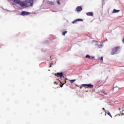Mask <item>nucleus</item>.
Returning <instances> with one entry per match:
<instances>
[{
    "instance_id": "1",
    "label": "nucleus",
    "mask_w": 124,
    "mask_h": 124,
    "mask_svg": "<svg viewBox=\"0 0 124 124\" xmlns=\"http://www.w3.org/2000/svg\"><path fill=\"white\" fill-rule=\"evenodd\" d=\"M13 2L14 3H16V4H19V5H20L21 7H24V6H27V7H29V6H31V5H32V3H33V0H32V2L31 3L30 1V0H29L28 2L25 3L20 0H13Z\"/></svg>"
},
{
    "instance_id": "2",
    "label": "nucleus",
    "mask_w": 124,
    "mask_h": 124,
    "mask_svg": "<svg viewBox=\"0 0 124 124\" xmlns=\"http://www.w3.org/2000/svg\"><path fill=\"white\" fill-rule=\"evenodd\" d=\"M119 53H120V47L116 46L112 49L111 52V55H117V54H119Z\"/></svg>"
},
{
    "instance_id": "3",
    "label": "nucleus",
    "mask_w": 124,
    "mask_h": 124,
    "mask_svg": "<svg viewBox=\"0 0 124 124\" xmlns=\"http://www.w3.org/2000/svg\"><path fill=\"white\" fill-rule=\"evenodd\" d=\"M61 84H62V85H60L61 88L63 87V85L66 83V80H65V79H64V77H63V78L61 79V80H59Z\"/></svg>"
},
{
    "instance_id": "4",
    "label": "nucleus",
    "mask_w": 124,
    "mask_h": 124,
    "mask_svg": "<svg viewBox=\"0 0 124 124\" xmlns=\"http://www.w3.org/2000/svg\"><path fill=\"white\" fill-rule=\"evenodd\" d=\"M29 14H31V13L28 12L22 11L20 13L21 16H28Z\"/></svg>"
},
{
    "instance_id": "5",
    "label": "nucleus",
    "mask_w": 124,
    "mask_h": 124,
    "mask_svg": "<svg viewBox=\"0 0 124 124\" xmlns=\"http://www.w3.org/2000/svg\"><path fill=\"white\" fill-rule=\"evenodd\" d=\"M56 76H57V77H60L61 80H62V79L63 78H62V76H63V74L62 73V72L57 73Z\"/></svg>"
},
{
    "instance_id": "6",
    "label": "nucleus",
    "mask_w": 124,
    "mask_h": 124,
    "mask_svg": "<svg viewBox=\"0 0 124 124\" xmlns=\"http://www.w3.org/2000/svg\"><path fill=\"white\" fill-rule=\"evenodd\" d=\"M82 86H85L86 87H88L89 89H93V85L92 84H82Z\"/></svg>"
},
{
    "instance_id": "7",
    "label": "nucleus",
    "mask_w": 124,
    "mask_h": 124,
    "mask_svg": "<svg viewBox=\"0 0 124 124\" xmlns=\"http://www.w3.org/2000/svg\"><path fill=\"white\" fill-rule=\"evenodd\" d=\"M79 21H81V22H83V19L81 18H78L75 20L74 21H73L72 24H75V23H77V22H79Z\"/></svg>"
},
{
    "instance_id": "8",
    "label": "nucleus",
    "mask_w": 124,
    "mask_h": 124,
    "mask_svg": "<svg viewBox=\"0 0 124 124\" xmlns=\"http://www.w3.org/2000/svg\"><path fill=\"white\" fill-rule=\"evenodd\" d=\"M46 3L47 4H49L50 5H54L55 4V3L54 2L51 1H47L46 2Z\"/></svg>"
},
{
    "instance_id": "9",
    "label": "nucleus",
    "mask_w": 124,
    "mask_h": 124,
    "mask_svg": "<svg viewBox=\"0 0 124 124\" xmlns=\"http://www.w3.org/2000/svg\"><path fill=\"white\" fill-rule=\"evenodd\" d=\"M87 16H93V12H90L86 13Z\"/></svg>"
},
{
    "instance_id": "10",
    "label": "nucleus",
    "mask_w": 124,
    "mask_h": 124,
    "mask_svg": "<svg viewBox=\"0 0 124 124\" xmlns=\"http://www.w3.org/2000/svg\"><path fill=\"white\" fill-rule=\"evenodd\" d=\"M82 7L81 6H78L76 8V10L78 11V12H80L82 11Z\"/></svg>"
},
{
    "instance_id": "11",
    "label": "nucleus",
    "mask_w": 124,
    "mask_h": 124,
    "mask_svg": "<svg viewBox=\"0 0 124 124\" xmlns=\"http://www.w3.org/2000/svg\"><path fill=\"white\" fill-rule=\"evenodd\" d=\"M118 12H120V10H116V9H113V11H112V13H118Z\"/></svg>"
},
{
    "instance_id": "12",
    "label": "nucleus",
    "mask_w": 124,
    "mask_h": 124,
    "mask_svg": "<svg viewBox=\"0 0 124 124\" xmlns=\"http://www.w3.org/2000/svg\"><path fill=\"white\" fill-rule=\"evenodd\" d=\"M115 89V90H117V91H119V90H120V88H119V87H114L113 88L112 91L113 92H114V89Z\"/></svg>"
},
{
    "instance_id": "13",
    "label": "nucleus",
    "mask_w": 124,
    "mask_h": 124,
    "mask_svg": "<svg viewBox=\"0 0 124 124\" xmlns=\"http://www.w3.org/2000/svg\"><path fill=\"white\" fill-rule=\"evenodd\" d=\"M69 81L70 82H71V84H72V83H74V82H75V81H76V79H72V80H69Z\"/></svg>"
},
{
    "instance_id": "14",
    "label": "nucleus",
    "mask_w": 124,
    "mask_h": 124,
    "mask_svg": "<svg viewBox=\"0 0 124 124\" xmlns=\"http://www.w3.org/2000/svg\"><path fill=\"white\" fill-rule=\"evenodd\" d=\"M85 58L86 59H88H88H91V56H90V55H86Z\"/></svg>"
},
{
    "instance_id": "15",
    "label": "nucleus",
    "mask_w": 124,
    "mask_h": 124,
    "mask_svg": "<svg viewBox=\"0 0 124 124\" xmlns=\"http://www.w3.org/2000/svg\"><path fill=\"white\" fill-rule=\"evenodd\" d=\"M108 116H109L110 117H111L112 118V115H111V113H110L109 111H108Z\"/></svg>"
},
{
    "instance_id": "16",
    "label": "nucleus",
    "mask_w": 124,
    "mask_h": 124,
    "mask_svg": "<svg viewBox=\"0 0 124 124\" xmlns=\"http://www.w3.org/2000/svg\"><path fill=\"white\" fill-rule=\"evenodd\" d=\"M102 46H103V45L101 44V45H98V48H102Z\"/></svg>"
},
{
    "instance_id": "17",
    "label": "nucleus",
    "mask_w": 124,
    "mask_h": 124,
    "mask_svg": "<svg viewBox=\"0 0 124 124\" xmlns=\"http://www.w3.org/2000/svg\"><path fill=\"white\" fill-rule=\"evenodd\" d=\"M67 33V31H65L64 32H62V35H65V34Z\"/></svg>"
},
{
    "instance_id": "18",
    "label": "nucleus",
    "mask_w": 124,
    "mask_h": 124,
    "mask_svg": "<svg viewBox=\"0 0 124 124\" xmlns=\"http://www.w3.org/2000/svg\"><path fill=\"white\" fill-rule=\"evenodd\" d=\"M100 61H103V57H101V58H100Z\"/></svg>"
},
{
    "instance_id": "19",
    "label": "nucleus",
    "mask_w": 124,
    "mask_h": 124,
    "mask_svg": "<svg viewBox=\"0 0 124 124\" xmlns=\"http://www.w3.org/2000/svg\"><path fill=\"white\" fill-rule=\"evenodd\" d=\"M57 3H58V4H59V5H60V4H61V2H60L59 1H57Z\"/></svg>"
},
{
    "instance_id": "20",
    "label": "nucleus",
    "mask_w": 124,
    "mask_h": 124,
    "mask_svg": "<svg viewBox=\"0 0 124 124\" xmlns=\"http://www.w3.org/2000/svg\"><path fill=\"white\" fill-rule=\"evenodd\" d=\"M32 0H30V3H32Z\"/></svg>"
},
{
    "instance_id": "21",
    "label": "nucleus",
    "mask_w": 124,
    "mask_h": 124,
    "mask_svg": "<svg viewBox=\"0 0 124 124\" xmlns=\"http://www.w3.org/2000/svg\"><path fill=\"white\" fill-rule=\"evenodd\" d=\"M103 110H104V112H106V110H105V108H103Z\"/></svg>"
},
{
    "instance_id": "22",
    "label": "nucleus",
    "mask_w": 124,
    "mask_h": 124,
    "mask_svg": "<svg viewBox=\"0 0 124 124\" xmlns=\"http://www.w3.org/2000/svg\"><path fill=\"white\" fill-rule=\"evenodd\" d=\"M105 112H106V113H108V110L106 111H105Z\"/></svg>"
},
{
    "instance_id": "23",
    "label": "nucleus",
    "mask_w": 124,
    "mask_h": 124,
    "mask_svg": "<svg viewBox=\"0 0 124 124\" xmlns=\"http://www.w3.org/2000/svg\"><path fill=\"white\" fill-rule=\"evenodd\" d=\"M50 59H52V58H53V56H50Z\"/></svg>"
},
{
    "instance_id": "24",
    "label": "nucleus",
    "mask_w": 124,
    "mask_h": 124,
    "mask_svg": "<svg viewBox=\"0 0 124 124\" xmlns=\"http://www.w3.org/2000/svg\"><path fill=\"white\" fill-rule=\"evenodd\" d=\"M103 1H104V0H102V2H103Z\"/></svg>"
},
{
    "instance_id": "25",
    "label": "nucleus",
    "mask_w": 124,
    "mask_h": 124,
    "mask_svg": "<svg viewBox=\"0 0 124 124\" xmlns=\"http://www.w3.org/2000/svg\"><path fill=\"white\" fill-rule=\"evenodd\" d=\"M93 58H94V57H92V59H93Z\"/></svg>"
},
{
    "instance_id": "26",
    "label": "nucleus",
    "mask_w": 124,
    "mask_h": 124,
    "mask_svg": "<svg viewBox=\"0 0 124 124\" xmlns=\"http://www.w3.org/2000/svg\"><path fill=\"white\" fill-rule=\"evenodd\" d=\"M80 89H82V87L80 86Z\"/></svg>"
},
{
    "instance_id": "27",
    "label": "nucleus",
    "mask_w": 124,
    "mask_h": 124,
    "mask_svg": "<svg viewBox=\"0 0 124 124\" xmlns=\"http://www.w3.org/2000/svg\"><path fill=\"white\" fill-rule=\"evenodd\" d=\"M55 84H57V82H55Z\"/></svg>"
},
{
    "instance_id": "28",
    "label": "nucleus",
    "mask_w": 124,
    "mask_h": 124,
    "mask_svg": "<svg viewBox=\"0 0 124 124\" xmlns=\"http://www.w3.org/2000/svg\"><path fill=\"white\" fill-rule=\"evenodd\" d=\"M119 110H121V108H119Z\"/></svg>"
},
{
    "instance_id": "29",
    "label": "nucleus",
    "mask_w": 124,
    "mask_h": 124,
    "mask_svg": "<svg viewBox=\"0 0 124 124\" xmlns=\"http://www.w3.org/2000/svg\"><path fill=\"white\" fill-rule=\"evenodd\" d=\"M51 65L49 66V67H51Z\"/></svg>"
},
{
    "instance_id": "30",
    "label": "nucleus",
    "mask_w": 124,
    "mask_h": 124,
    "mask_svg": "<svg viewBox=\"0 0 124 124\" xmlns=\"http://www.w3.org/2000/svg\"><path fill=\"white\" fill-rule=\"evenodd\" d=\"M106 41H107V39H106Z\"/></svg>"
},
{
    "instance_id": "31",
    "label": "nucleus",
    "mask_w": 124,
    "mask_h": 124,
    "mask_svg": "<svg viewBox=\"0 0 124 124\" xmlns=\"http://www.w3.org/2000/svg\"><path fill=\"white\" fill-rule=\"evenodd\" d=\"M105 94L106 95V94H106V93H105Z\"/></svg>"
}]
</instances>
